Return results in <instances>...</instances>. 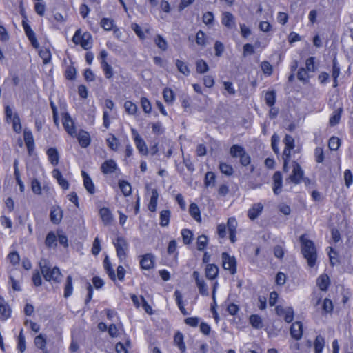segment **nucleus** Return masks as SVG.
Instances as JSON below:
<instances>
[{
	"instance_id": "nucleus-13",
	"label": "nucleus",
	"mask_w": 353,
	"mask_h": 353,
	"mask_svg": "<svg viewBox=\"0 0 353 353\" xmlns=\"http://www.w3.org/2000/svg\"><path fill=\"white\" fill-rule=\"evenodd\" d=\"M23 137L28 152L30 154L34 147V138L31 131L26 129L23 132Z\"/></svg>"
},
{
	"instance_id": "nucleus-30",
	"label": "nucleus",
	"mask_w": 353,
	"mask_h": 353,
	"mask_svg": "<svg viewBox=\"0 0 353 353\" xmlns=\"http://www.w3.org/2000/svg\"><path fill=\"white\" fill-rule=\"evenodd\" d=\"M158 192L157 190L154 189L152 191V196L150 198V201L148 205V209L151 212L156 211L157 205V199H158Z\"/></svg>"
},
{
	"instance_id": "nucleus-60",
	"label": "nucleus",
	"mask_w": 353,
	"mask_h": 353,
	"mask_svg": "<svg viewBox=\"0 0 353 353\" xmlns=\"http://www.w3.org/2000/svg\"><path fill=\"white\" fill-rule=\"evenodd\" d=\"M261 67L265 74L270 76L272 73V66L268 61H263L261 63Z\"/></svg>"
},
{
	"instance_id": "nucleus-64",
	"label": "nucleus",
	"mask_w": 353,
	"mask_h": 353,
	"mask_svg": "<svg viewBox=\"0 0 353 353\" xmlns=\"http://www.w3.org/2000/svg\"><path fill=\"white\" fill-rule=\"evenodd\" d=\"M215 54L217 57H221L224 51L223 44L219 41H216L214 43Z\"/></svg>"
},
{
	"instance_id": "nucleus-58",
	"label": "nucleus",
	"mask_w": 353,
	"mask_h": 353,
	"mask_svg": "<svg viewBox=\"0 0 353 353\" xmlns=\"http://www.w3.org/2000/svg\"><path fill=\"white\" fill-rule=\"evenodd\" d=\"M279 142V137L276 134H273L271 138V145H272L273 151L276 154H279V147H278Z\"/></svg>"
},
{
	"instance_id": "nucleus-35",
	"label": "nucleus",
	"mask_w": 353,
	"mask_h": 353,
	"mask_svg": "<svg viewBox=\"0 0 353 353\" xmlns=\"http://www.w3.org/2000/svg\"><path fill=\"white\" fill-rule=\"evenodd\" d=\"M34 344L37 347L41 349V350H45L46 345V339L44 335L40 334L34 339Z\"/></svg>"
},
{
	"instance_id": "nucleus-48",
	"label": "nucleus",
	"mask_w": 353,
	"mask_h": 353,
	"mask_svg": "<svg viewBox=\"0 0 353 353\" xmlns=\"http://www.w3.org/2000/svg\"><path fill=\"white\" fill-rule=\"evenodd\" d=\"M219 169L223 174L227 176H231L234 172L233 168L225 163H221L219 165Z\"/></svg>"
},
{
	"instance_id": "nucleus-20",
	"label": "nucleus",
	"mask_w": 353,
	"mask_h": 353,
	"mask_svg": "<svg viewBox=\"0 0 353 353\" xmlns=\"http://www.w3.org/2000/svg\"><path fill=\"white\" fill-rule=\"evenodd\" d=\"M53 176L57 180L59 184L64 189L67 190L69 188V183L66 179H65L61 172L58 169H54L52 171Z\"/></svg>"
},
{
	"instance_id": "nucleus-36",
	"label": "nucleus",
	"mask_w": 353,
	"mask_h": 353,
	"mask_svg": "<svg viewBox=\"0 0 353 353\" xmlns=\"http://www.w3.org/2000/svg\"><path fill=\"white\" fill-rule=\"evenodd\" d=\"M325 344V341L323 336L319 335L316 336L314 341V350L315 353H321Z\"/></svg>"
},
{
	"instance_id": "nucleus-52",
	"label": "nucleus",
	"mask_w": 353,
	"mask_h": 353,
	"mask_svg": "<svg viewBox=\"0 0 353 353\" xmlns=\"http://www.w3.org/2000/svg\"><path fill=\"white\" fill-rule=\"evenodd\" d=\"M17 348L21 353L24 352L26 350V340L25 336L23 334V330H21L18 336V345Z\"/></svg>"
},
{
	"instance_id": "nucleus-53",
	"label": "nucleus",
	"mask_w": 353,
	"mask_h": 353,
	"mask_svg": "<svg viewBox=\"0 0 353 353\" xmlns=\"http://www.w3.org/2000/svg\"><path fill=\"white\" fill-rule=\"evenodd\" d=\"M322 309L323 312L325 314L331 313L333 310L332 301L327 298L325 299L323 303Z\"/></svg>"
},
{
	"instance_id": "nucleus-19",
	"label": "nucleus",
	"mask_w": 353,
	"mask_h": 353,
	"mask_svg": "<svg viewBox=\"0 0 353 353\" xmlns=\"http://www.w3.org/2000/svg\"><path fill=\"white\" fill-rule=\"evenodd\" d=\"M273 191L275 194H279L282 186V175L280 172H276L273 175Z\"/></svg>"
},
{
	"instance_id": "nucleus-38",
	"label": "nucleus",
	"mask_w": 353,
	"mask_h": 353,
	"mask_svg": "<svg viewBox=\"0 0 353 353\" xmlns=\"http://www.w3.org/2000/svg\"><path fill=\"white\" fill-rule=\"evenodd\" d=\"M342 111V108H338L337 110L334 112V114L330 118V124L331 126H334L339 123Z\"/></svg>"
},
{
	"instance_id": "nucleus-61",
	"label": "nucleus",
	"mask_w": 353,
	"mask_h": 353,
	"mask_svg": "<svg viewBox=\"0 0 353 353\" xmlns=\"http://www.w3.org/2000/svg\"><path fill=\"white\" fill-rule=\"evenodd\" d=\"M196 43L199 46L205 45V34L202 30H199L196 35Z\"/></svg>"
},
{
	"instance_id": "nucleus-45",
	"label": "nucleus",
	"mask_w": 353,
	"mask_h": 353,
	"mask_svg": "<svg viewBox=\"0 0 353 353\" xmlns=\"http://www.w3.org/2000/svg\"><path fill=\"white\" fill-rule=\"evenodd\" d=\"M216 176L212 172H207L205 176V186H214L215 185Z\"/></svg>"
},
{
	"instance_id": "nucleus-37",
	"label": "nucleus",
	"mask_w": 353,
	"mask_h": 353,
	"mask_svg": "<svg viewBox=\"0 0 353 353\" xmlns=\"http://www.w3.org/2000/svg\"><path fill=\"white\" fill-rule=\"evenodd\" d=\"M250 323L254 328L261 329L263 327L262 319L258 315H251L250 317Z\"/></svg>"
},
{
	"instance_id": "nucleus-62",
	"label": "nucleus",
	"mask_w": 353,
	"mask_h": 353,
	"mask_svg": "<svg viewBox=\"0 0 353 353\" xmlns=\"http://www.w3.org/2000/svg\"><path fill=\"white\" fill-rule=\"evenodd\" d=\"M314 155L316 162L322 163L324 160L323 150L322 148L317 147L314 150Z\"/></svg>"
},
{
	"instance_id": "nucleus-18",
	"label": "nucleus",
	"mask_w": 353,
	"mask_h": 353,
	"mask_svg": "<svg viewBox=\"0 0 353 353\" xmlns=\"http://www.w3.org/2000/svg\"><path fill=\"white\" fill-rule=\"evenodd\" d=\"M10 309L5 300L0 296V319L3 320L7 319L10 316Z\"/></svg>"
},
{
	"instance_id": "nucleus-56",
	"label": "nucleus",
	"mask_w": 353,
	"mask_h": 353,
	"mask_svg": "<svg viewBox=\"0 0 353 353\" xmlns=\"http://www.w3.org/2000/svg\"><path fill=\"white\" fill-rule=\"evenodd\" d=\"M141 105L143 108V110L145 113H150L151 112V110H152L151 103L146 97L141 98Z\"/></svg>"
},
{
	"instance_id": "nucleus-42",
	"label": "nucleus",
	"mask_w": 353,
	"mask_h": 353,
	"mask_svg": "<svg viewBox=\"0 0 353 353\" xmlns=\"http://www.w3.org/2000/svg\"><path fill=\"white\" fill-rule=\"evenodd\" d=\"M154 43L159 48L165 51L168 48V43L165 39L161 35L158 34L154 39Z\"/></svg>"
},
{
	"instance_id": "nucleus-55",
	"label": "nucleus",
	"mask_w": 353,
	"mask_h": 353,
	"mask_svg": "<svg viewBox=\"0 0 353 353\" xmlns=\"http://www.w3.org/2000/svg\"><path fill=\"white\" fill-rule=\"evenodd\" d=\"M13 130L17 133H19L21 131V125L20 118L17 114H14L12 117Z\"/></svg>"
},
{
	"instance_id": "nucleus-47",
	"label": "nucleus",
	"mask_w": 353,
	"mask_h": 353,
	"mask_svg": "<svg viewBox=\"0 0 353 353\" xmlns=\"http://www.w3.org/2000/svg\"><path fill=\"white\" fill-rule=\"evenodd\" d=\"M265 100L268 106L272 107L274 105L276 101V92L274 91H269L266 92Z\"/></svg>"
},
{
	"instance_id": "nucleus-24",
	"label": "nucleus",
	"mask_w": 353,
	"mask_h": 353,
	"mask_svg": "<svg viewBox=\"0 0 353 353\" xmlns=\"http://www.w3.org/2000/svg\"><path fill=\"white\" fill-rule=\"evenodd\" d=\"M189 213L194 220L201 222V212L197 204L192 203L190 205Z\"/></svg>"
},
{
	"instance_id": "nucleus-6",
	"label": "nucleus",
	"mask_w": 353,
	"mask_h": 353,
	"mask_svg": "<svg viewBox=\"0 0 353 353\" xmlns=\"http://www.w3.org/2000/svg\"><path fill=\"white\" fill-rule=\"evenodd\" d=\"M303 176V171L300 165L296 162H293V170L292 174L289 176L288 179L294 184H298L301 181Z\"/></svg>"
},
{
	"instance_id": "nucleus-54",
	"label": "nucleus",
	"mask_w": 353,
	"mask_h": 353,
	"mask_svg": "<svg viewBox=\"0 0 353 353\" xmlns=\"http://www.w3.org/2000/svg\"><path fill=\"white\" fill-rule=\"evenodd\" d=\"M197 287L199 288V293L203 296H208V286L204 281V280L202 281H198V283H196Z\"/></svg>"
},
{
	"instance_id": "nucleus-21",
	"label": "nucleus",
	"mask_w": 353,
	"mask_h": 353,
	"mask_svg": "<svg viewBox=\"0 0 353 353\" xmlns=\"http://www.w3.org/2000/svg\"><path fill=\"white\" fill-rule=\"evenodd\" d=\"M219 273V268L214 264H208L205 268V276L209 279H215Z\"/></svg>"
},
{
	"instance_id": "nucleus-28",
	"label": "nucleus",
	"mask_w": 353,
	"mask_h": 353,
	"mask_svg": "<svg viewBox=\"0 0 353 353\" xmlns=\"http://www.w3.org/2000/svg\"><path fill=\"white\" fill-rule=\"evenodd\" d=\"M174 342L175 345L180 349L181 352H184L185 351V345L183 342V336L181 332H178L175 334Z\"/></svg>"
},
{
	"instance_id": "nucleus-33",
	"label": "nucleus",
	"mask_w": 353,
	"mask_h": 353,
	"mask_svg": "<svg viewBox=\"0 0 353 353\" xmlns=\"http://www.w3.org/2000/svg\"><path fill=\"white\" fill-rule=\"evenodd\" d=\"M244 151L245 149L242 146L239 145H233L230 148V154L234 158L240 157Z\"/></svg>"
},
{
	"instance_id": "nucleus-11",
	"label": "nucleus",
	"mask_w": 353,
	"mask_h": 353,
	"mask_svg": "<svg viewBox=\"0 0 353 353\" xmlns=\"http://www.w3.org/2000/svg\"><path fill=\"white\" fill-rule=\"evenodd\" d=\"M141 268L150 270L154 267V256L152 254H146L142 256L140 261Z\"/></svg>"
},
{
	"instance_id": "nucleus-12",
	"label": "nucleus",
	"mask_w": 353,
	"mask_h": 353,
	"mask_svg": "<svg viewBox=\"0 0 353 353\" xmlns=\"http://www.w3.org/2000/svg\"><path fill=\"white\" fill-rule=\"evenodd\" d=\"M78 139L79 143L82 148L88 147L90 143V138L89 134L83 130H81L78 134H74Z\"/></svg>"
},
{
	"instance_id": "nucleus-34",
	"label": "nucleus",
	"mask_w": 353,
	"mask_h": 353,
	"mask_svg": "<svg viewBox=\"0 0 353 353\" xmlns=\"http://www.w3.org/2000/svg\"><path fill=\"white\" fill-rule=\"evenodd\" d=\"M101 67L104 72L105 78L111 79L113 77V69L112 66L108 63L107 61H103V63H101Z\"/></svg>"
},
{
	"instance_id": "nucleus-3",
	"label": "nucleus",
	"mask_w": 353,
	"mask_h": 353,
	"mask_svg": "<svg viewBox=\"0 0 353 353\" xmlns=\"http://www.w3.org/2000/svg\"><path fill=\"white\" fill-rule=\"evenodd\" d=\"M131 132L134 138L136 148H137L139 152L142 155H148L149 154V151L145 141L143 139V138L135 129L132 128Z\"/></svg>"
},
{
	"instance_id": "nucleus-44",
	"label": "nucleus",
	"mask_w": 353,
	"mask_h": 353,
	"mask_svg": "<svg viewBox=\"0 0 353 353\" xmlns=\"http://www.w3.org/2000/svg\"><path fill=\"white\" fill-rule=\"evenodd\" d=\"M57 236L53 232H50L46 238V245L48 247H53L57 245Z\"/></svg>"
},
{
	"instance_id": "nucleus-9",
	"label": "nucleus",
	"mask_w": 353,
	"mask_h": 353,
	"mask_svg": "<svg viewBox=\"0 0 353 353\" xmlns=\"http://www.w3.org/2000/svg\"><path fill=\"white\" fill-rule=\"evenodd\" d=\"M117 165L112 159L105 161L101 167V172L105 174H112L116 171Z\"/></svg>"
},
{
	"instance_id": "nucleus-49",
	"label": "nucleus",
	"mask_w": 353,
	"mask_h": 353,
	"mask_svg": "<svg viewBox=\"0 0 353 353\" xmlns=\"http://www.w3.org/2000/svg\"><path fill=\"white\" fill-rule=\"evenodd\" d=\"M163 98L168 103H172L174 99V94L173 91L168 88H165L163 92Z\"/></svg>"
},
{
	"instance_id": "nucleus-39",
	"label": "nucleus",
	"mask_w": 353,
	"mask_h": 353,
	"mask_svg": "<svg viewBox=\"0 0 353 353\" xmlns=\"http://www.w3.org/2000/svg\"><path fill=\"white\" fill-rule=\"evenodd\" d=\"M119 186L121 191L125 196H128L131 194L132 188L130 184L128 182L124 180L120 181L119 183Z\"/></svg>"
},
{
	"instance_id": "nucleus-29",
	"label": "nucleus",
	"mask_w": 353,
	"mask_h": 353,
	"mask_svg": "<svg viewBox=\"0 0 353 353\" xmlns=\"http://www.w3.org/2000/svg\"><path fill=\"white\" fill-rule=\"evenodd\" d=\"M174 296H175L176 304H177L179 310H181V313L183 315H188V313L187 312L186 310L185 309V307L183 306V301H182V294L180 292V291H179L177 290H175Z\"/></svg>"
},
{
	"instance_id": "nucleus-8",
	"label": "nucleus",
	"mask_w": 353,
	"mask_h": 353,
	"mask_svg": "<svg viewBox=\"0 0 353 353\" xmlns=\"http://www.w3.org/2000/svg\"><path fill=\"white\" fill-rule=\"evenodd\" d=\"M290 334L296 340L301 339L303 335V326L301 322L296 321L292 323L290 327Z\"/></svg>"
},
{
	"instance_id": "nucleus-22",
	"label": "nucleus",
	"mask_w": 353,
	"mask_h": 353,
	"mask_svg": "<svg viewBox=\"0 0 353 353\" xmlns=\"http://www.w3.org/2000/svg\"><path fill=\"white\" fill-rule=\"evenodd\" d=\"M47 155L50 163L53 165H57L59 163V156L58 151L54 148H50L47 150Z\"/></svg>"
},
{
	"instance_id": "nucleus-46",
	"label": "nucleus",
	"mask_w": 353,
	"mask_h": 353,
	"mask_svg": "<svg viewBox=\"0 0 353 353\" xmlns=\"http://www.w3.org/2000/svg\"><path fill=\"white\" fill-rule=\"evenodd\" d=\"M208 237L204 235L199 236L197 239V249L199 251L203 250L208 245Z\"/></svg>"
},
{
	"instance_id": "nucleus-17",
	"label": "nucleus",
	"mask_w": 353,
	"mask_h": 353,
	"mask_svg": "<svg viewBox=\"0 0 353 353\" xmlns=\"http://www.w3.org/2000/svg\"><path fill=\"white\" fill-rule=\"evenodd\" d=\"M82 176L83 178L84 187L90 194H94L95 192V188L91 178L84 171H82Z\"/></svg>"
},
{
	"instance_id": "nucleus-59",
	"label": "nucleus",
	"mask_w": 353,
	"mask_h": 353,
	"mask_svg": "<svg viewBox=\"0 0 353 353\" xmlns=\"http://www.w3.org/2000/svg\"><path fill=\"white\" fill-rule=\"evenodd\" d=\"M340 74V67L338 64L336 57L332 61V74L333 79H337Z\"/></svg>"
},
{
	"instance_id": "nucleus-41",
	"label": "nucleus",
	"mask_w": 353,
	"mask_h": 353,
	"mask_svg": "<svg viewBox=\"0 0 353 353\" xmlns=\"http://www.w3.org/2000/svg\"><path fill=\"white\" fill-rule=\"evenodd\" d=\"M196 72L200 74L205 73L208 71L209 67L207 63L203 60L199 59L196 63Z\"/></svg>"
},
{
	"instance_id": "nucleus-4",
	"label": "nucleus",
	"mask_w": 353,
	"mask_h": 353,
	"mask_svg": "<svg viewBox=\"0 0 353 353\" xmlns=\"http://www.w3.org/2000/svg\"><path fill=\"white\" fill-rule=\"evenodd\" d=\"M223 268L229 270L232 274L236 272V261L234 256H230L227 252L221 254Z\"/></svg>"
},
{
	"instance_id": "nucleus-32",
	"label": "nucleus",
	"mask_w": 353,
	"mask_h": 353,
	"mask_svg": "<svg viewBox=\"0 0 353 353\" xmlns=\"http://www.w3.org/2000/svg\"><path fill=\"white\" fill-rule=\"evenodd\" d=\"M106 142L108 147L113 151H117L120 145L119 140L114 135H111V137L108 138Z\"/></svg>"
},
{
	"instance_id": "nucleus-14",
	"label": "nucleus",
	"mask_w": 353,
	"mask_h": 353,
	"mask_svg": "<svg viewBox=\"0 0 353 353\" xmlns=\"http://www.w3.org/2000/svg\"><path fill=\"white\" fill-rule=\"evenodd\" d=\"M50 216L53 223L58 224L63 217V210L59 206L54 207L50 211Z\"/></svg>"
},
{
	"instance_id": "nucleus-40",
	"label": "nucleus",
	"mask_w": 353,
	"mask_h": 353,
	"mask_svg": "<svg viewBox=\"0 0 353 353\" xmlns=\"http://www.w3.org/2000/svg\"><path fill=\"white\" fill-rule=\"evenodd\" d=\"M124 108L125 110V112L130 115L135 114L137 111V105L130 101H127L125 102Z\"/></svg>"
},
{
	"instance_id": "nucleus-10",
	"label": "nucleus",
	"mask_w": 353,
	"mask_h": 353,
	"mask_svg": "<svg viewBox=\"0 0 353 353\" xmlns=\"http://www.w3.org/2000/svg\"><path fill=\"white\" fill-rule=\"evenodd\" d=\"M263 205L261 203H255L248 212V216L251 220L256 219L262 212Z\"/></svg>"
},
{
	"instance_id": "nucleus-23",
	"label": "nucleus",
	"mask_w": 353,
	"mask_h": 353,
	"mask_svg": "<svg viewBox=\"0 0 353 353\" xmlns=\"http://www.w3.org/2000/svg\"><path fill=\"white\" fill-rule=\"evenodd\" d=\"M330 284V279L327 274H321L317 279V285L322 291H326Z\"/></svg>"
},
{
	"instance_id": "nucleus-16",
	"label": "nucleus",
	"mask_w": 353,
	"mask_h": 353,
	"mask_svg": "<svg viewBox=\"0 0 353 353\" xmlns=\"http://www.w3.org/2000/svg\"><path fill=\"white\" fill-rule=\"evenodd\" d=\"M63 125L67 132L71 136L74 137L76 134V130L74 126V123L68 114H66L64 117Z\"/></svg>"
},
{
	"instance_id": "nucleus-43",
	"label": "nucleus",
	"mask_w": 353,
	"mask_h": 353,
	"mask_svg": "<svg viewBox=\"0 0 353 353\" xmlns=\"http://www.w3.org/2000/svg\"><path fill=\"white\" fill-rule=\"evenodd\" d=\"M40 57L43 59L44 64H47L51 59V53L48 48L41 49L39 52Z\"/></svg>"
},
{
	"instance_id": "nucleus-27",
	"label": "nucleus",
	"mask_w": 353,
	"mask_h": 353,
	"mask_svg": "<svg viewBox=\"0 0 353 353\" xmlns=\"http://www.w3.org/2000/svg\"><path fill=\"white\" fill-rule=\"evenodd\" d=\"M176 67L177 68L178 70L184 74L185 76H188L190 73V70L187 65L186 63L183 62V61H181L179 59H176L175 62Z\"/></svg>"
},
{
	"instance_id": "nucleus-2",
	"label": "nucleus",
	"mask_w": 353,
	"mask_h": 353,
	"mask_svg": "<svg viewBox=\"0 0 353 353\" xmlns=\"http://www.w3.org/2000/svg\"><path fill=\"white\" fill-rule=\"evenodd\" d=\"M299 241L301 243V252L304 258L307 259L308 265L313 267L316 261V250L312 241L307 239L305 234L300 236Z\"/></svg>"
},
{
	"instance_id": "nucleus-50",
	"label": "nucleus",
	"mask_w": 353,
	"mask_h": 353,
	"mask_svg": "<svg viewBox=\"0 0 353 353\" xmlns=\"http://www.w3.org/2000/svg\"><path fill=\"white\" fill-rule=\"evenodd\" d=\"M181 235L184 244H190L192 239V232L188 229H183L181 231Z\"/></svg>"
},
{
	"instance_id": "nucleus-5",
	"label": "nucleus",
	"mask_w": 353,
	"mask_h": 353,
	"mask_svg": "<svg viewBox=\"0 0 353 353\" xmlns=\"http://www.w3.org/2000/svg\"><path fill=\"white\" fill-rule=\"evenodd\" d=\"M114 245L116 248L117 255L121 261L125 259L126 251L128 250V244L127 241L123 237H117Z\"/></svg>"
},
{
	"instance_id": "nucleus-25",
	"label": "nucleus",
	"mask_w": 353,
	"mask_h": 353,
	"mask_svg": "<svg viewBox=\"0 0 353 353\" xmlns=\"http://www.w3.org/2000/svg\"><path fill=\"white\" fill-rule=\"evenodd\" d=\"M91 40H92V37L89 33H88V32L83 33L82 34V37H81V41H80L81 46L85 50H88L89 48H91V46H92Z\"/></svg>"
},
{
	"instance_id": "nucleus-15",
	"label": "nucleus",
	"mask_w": 353,
	"mask_h": 353,
	"mask_svg": "<svg viewBox=\"0 0 353 353\" xmlns=\"http://www.w3.org/2000/svg\"><path fill=\"white\" fill-rule=\"evenodd\" d=\"M99 214L104 225H107L111 223L113 216L111 211L108 208H102L99 210Z\"/></svg>"
},
{
	"instance_id": "nucleus-57",
	"label": "nucleus",
	"mask_w": 353,
	"mask_h": 353,
	"mask_svg": "<svg viewBox=\"0 0 353 353\" xmlns=\"http://www.w3.org/2000/svg\"><path fill=\"white\" fill-rule=\"evenodd\" d=\"M113 20L108 18H103L101 21V27L105 30H110L113 27Z\"/></svg>"
},
{
	"instance_id": "nucleus-26",
	"label": "nucleus",
	"mask_w": 353,
	"mask_h": 353,
	"mask_svg": "<svg viewBox=\"0 0 353 353\" xmlns=\"http://www.w3.org/2000/svg\"><path fill=\"white\" fill-rule=\"evenodd\" d=\"M72 276L68 275L66 278L65 288H64V297L68 298L72 294Z\"/></svg>"
},
{
	"instance_id": "nucleus-1",
	"label": "nucleus",
	"mask_w": 353,
	"mask_h": 353,
	"mask_svg": "<svg viewBox=\"0 0 353 353\" xmlns=\"http://www.w3.org/2000/svg\"><path fill=\"white\" fill-rule=\"evenodd\" d=\"M40 272L46 281L60 283L61 273L57 267L52 268L50 262L46 259H41L39 262Z\"/></svg>"
},
{
	"instance_id": "nucleus-31",
	"label": "nucleus",
	"mask_w": 353,
	"mask_h": 353,
	"mask_svg": "<svg viewBox=\"0 0 353 353\" xmlns=\"http://www.w3.org/2000/svg\"><path fill=\"white\" fill-rule=\"evenodd\" d=\"M170 211L168 210H162L160 212V225L162 227L168 226L170 221Z\"/></svg>"
},
{
	"instance_id": "nucleus-7",
	"label": "nucleus",
	"mask_w": 353,
	"mask_h": 353,
	"mask_svg": "<svg viewBox=\"0 0 353 353\" xmlns=\"http://www.w3.org/2000/svg\"><path fill=\"white\" fill-rule=\"evenodd\" d=\"M221 22L223 26L229 29H232L236 27L235 18L234 15L229 12L223 13Z\"/></svg>"
},
{
	"instance_id": "nucleus-63",
	"label": "nucleus",
	"mask_w": 353,
	"mask_h": 353,
	"mask_svg": "<svg viewBox=\"0 0 353 353\" xmlns=\"http://www.w3.org/2000/svg\"><path fill=\"white\" fill-rule=\"evenodd\" d=\"M344 179L345 185L350 187L353 182V176L350 170H346L344 172Z\"/></svg>"
},
{
	"instance_id": "nucleus-51",
	"label": "nucleus",
	"mask_w": 353,
	"mask_h": 353,
	"mask_svg": "<svg viewBox=\"0 0 353 353\" xmlns=\"http://www.w3.org/2000/svg\"><path fill=\"white\" fill-rule=\"evenodd\" d=\"M341 145V141L338 137H332L328 142V147L331 150H337Z\"/></svg>"
}]
</instances>
